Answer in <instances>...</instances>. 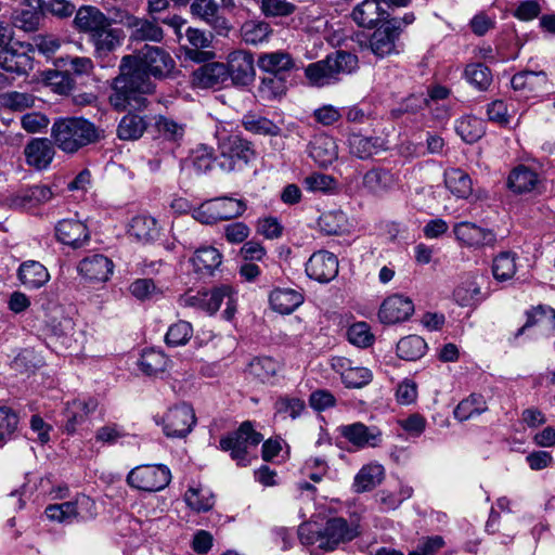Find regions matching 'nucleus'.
<instances>
[{
  "instance_id": "obj_17",
  "label": "nucleus",
  "mask_w": 555,
  "mask_h": 555,
  "mask_svg": "<svg viewBox=\"0 0 555 555\" xmlns=\"http://www.w3.org/2000/svg\"><path fill=\"white\" fill-rule=\"evenodd\" d=\"M454 234L459 241L470 247L493 246L496 241V236L491 230L470 222L457 223L454 227Z\"/></svg>"
},
{
  "instance_id": "obj_63",
  "label": "nucleus",
  "mask_w": 555,
  "mask_h": 555,
  "mask_svg": "<svg viewBox=\"0 0 555 555\" xmlns=\"http://www.w3.org/2000/svg\"><path fill=\"white\" fill-rule=\"evenodd\" d=\"M276 413L288 414L293 420L300 416L306 405L299 398L281 397L274 404Z\"/></svg>"
},
{
  "instance_id": "obj_8",
  "label": "nucleus",
  "mask_w": 555,
  "mask_h": 555,
  "mask_svg": "<svg viewBox=\"0 0 555 555\" xmlns=\"http://www.w3.org/2000/svg\"><path fill=\"white\" fill-rule=\"evenodd\" d=\"M156 423L163 426V433L168 438H185L196 424V416L193 408L183 402L168 409Z\"/></svg>"
},
{
  "instance_id": "obj_38",
  "label": "nucleus",
  "mask_w": 555,
  "mask_h": 555,
  "mask_svg": "<svg viewBox=\"0 0 555 555\" xmlns=\"http://www.w3.org/2000/svg\"><path fill=\"white\" fill-rule=\"evenodd\" d=\"M538 175L525 166L516 167L508 176L507 185L515 193L533 191L538 185Z\"/></svg>"
},
{
  "instance_id": "obj_52",
  "label": "nucleus",
  "mask_w": 555,
  "mask_h": 555,
  "mask_svg": "<svg viewBox=\"0 0 555 555\" xmlns=\"http://www.w3.org/2000/svg\"><path fill=\"white\" fill-rule=\"evenodd\" d=\"M242 122L247 131L255 134L278 135L280 132V128L266 117L245 115Z\"/></svg>"
},
{
  "instance_id": "obj_13",
  "label": "nucleus",
  "mask_w": 555,
  "mask_h": 555,
  "mask_svg": "<svg viewBox=\"0 0 555 555\" xmlns=\"http://www.w3.org/2000/svg\"><path fill=\"white\" fill-rule=\"evenodd\" d=\"M307 275L320 283H327L338 274L337 257L328 251L314 253L306 263Z\"/></svg>"
},
{
  "instance_id": "obj_60",
  "label": "nucleus",
  "mask_w": 555,
  "mask_h": 555,
  "mask_svg": "<svg viewBox=\"0 0 555 555\" xmlns=\"http://www.w3.org/2000/svg\"><path fill=\"white\" fill-rule=\"evenodd\" d=\"M18 425V416L9 408L0 406V446L11 439Z\"/></svg>"
},
{
  "instance_id": "obj_12",
  "label": "nucleus",
  "mask_w": 555,
  "mask_h": 555,
  "mask_svg": "<svg viewBox=\"0 0 555 555\" xmlns=\"http://www.w3.org/2000/svg\"><path fill=\"white\" fill-rule=\"evenodd\" d=\"M400 29L390 22L383 24L370 37L366 47L377 57H386L397 54V46Z\"/></svg>"
},
{
  "instance_id": "obj_58",
  "label": "nucleus",
  "mask_w": 555,
  "mask_h": 555,
  "mask_svg": "<svg viewBox=\"0 0 555 555\" xmlns=\"http://www.w3.org/2000/svg\"><path fill=\"white\" fill-rule=\"evenodd\" d=\"M347 337L352 345L361 348L369 347L374 341V336L365 322L352 324L347 331Z\"/></svg>"
},
{
  "instance_id": "obj_3",
  "label": "nucleus",
  "mask_w": 555,
  "mask_h": 555,
  "mask_svg": "<svg viewBox=\"0 0 555 555\" xmlns=\"http://www.w3.org/2000/svg\"><path fill=\"white\" fill-rule=\"evenodd\" d=\"M101 130L91 121L79 118L56 120L51 130L55 145L66 153H75L79 149L95 143L101 138Z\"/></svg>"
},
{
  "instance_id": "obj_47",
  "label": "nucleus",
  "mask_w": 555,
  "mask_h": 555,
  "mask_svg": "<svg viewBox=\"0 0 555 555\" xmlns=\"http://www.w3.org/2000/svg\"><path fill=\"white\" fill-rule=\"evenodd\" d=\"M457 134L466 143H475L485 134L483 121L474 116H465L456 124Z\"/></svg>"
},
{
  "instance_id": "obj_41",
  "label": "nucleus",
  "mask_w": 555,
  "mask_h": 555,
  "mask_svg": "<svg viewBox=\"0 0 555 555\" xmlns=\"http://www.w3.org/2000/svg\"><path fill=\"white\" fill-rule=\"evenodd\" d=\"M514 90L537 92L545 88L547 76L544 72L525 70L515 74L511 80Z\"/></svg>"
},
{
  "instance_id": "obj_20",
  "label": "nucleus",
  "mask_w": 555,
  "mask_h": 555,
  "mask_svg": "<svg viewBox=\"0 0 555 555\" xmlns=\"http://www.w3.org/2000/svg\"><path fill=\"white\" fill-rule=\"evenodd\" d=\"M111 18L107 17L98 8L92 5H82L76 11L73 21L74 28L79 33L89 35V38L98 31Z\"/></svg>"
},
{
  "instance_id": "obj_46",
  "label": "nucleus",
  "mask_w": 555,
  "mask_h": 555,
  "mask_svg": "<svg viewBox=\"0 0 555 555\" xmlns=\"http://www.w3.org/2000/svg\"><path fill=\"white\" fill-rule=\"evenodd\" d=\"M169 360L167 356L155 349L144 350L139 360L140 370L146 375H157L164 372L168 366Z\"/></svg>"
},
{
  "instance_id": "obj_61",
  "label": "nucleus",
  "mask_w": 555,
  "mask_h": 555,
  "mask_svg": "<svg viewBox=\"0 0 555 555\" xmlns=\"http://www.w3.org/2000/svg\"><path fill=\"white\" fill-rule=\"evenodd\" d=\"M41 15L34 9H25L16 12L13 16L14 26L25 31H34L38 29Z\"/></svg>"
},
{
  "instance_id": "obj_25",
  "label": "nucleus",
  "mask_w": 555,
  "mask_h": 555,
  "mask_svg": "<svg viewBox=\"0 0 555 555\" xmlns=\"http://www.w3.org/2000/svg\"><path fill=\"white\" fill-rule=\"evenodd\" d=\"M362 184L369 193L383 195L395 186L396 179L389 170L377 167L364 173Z\"/></svg>"
},
{
  "instance_id": "obj_21",
  "label": "nucleus",
  "mask_w": 555,
  "mask_h": 555,
  "mask_svg": "<svg viewBox=\"0 0 555 555\" xmlns=\"http://www.w3.org/2000/svg\"><path fill=\"white\" fill-rule=\"evenodd\" d=\"M310 157L321 167H327L338 157L335 140L324 133L318 134L309 144Z\"/></svg>"
},
{
  "instance_id": "obj_50",
  "label": "nucleus",
  "mask_w": 555,
  "mask_h": 555,
  "mask_svg": "<svg viewBox=\"0 0 555 555\" xmlns=\"http://www.w3.org/2000/svg\"><path fill=\"white\" fill-rule=\"evenodd\" d=\"M219 5L215 0H194L191 4V13L210 25H217L224 21L218 16Z\"/></svg>"
},
{
  "instance_id": "obj_45",
  "label": "nucleus",
  "mask_w": 555,
  "mask_h": 555,
  "mask_svg": "<svg viewBox=\"0 0 555 555\" xmlns=\"http://www.w3.org/2000/svg\"><path fill=\"white\" fill-rule=\"evenodd\" d=\"M427 345L425 340L417 335L403 337L397 344V354L406 361H415L426 352Z\"/></svg>"
},
{
  "instance_id": "obj_2",
  "label": "nucleus",
  "mask_w": 555,
  "mask_h": 555,
  "mask_svg": "<svg viewBox=\"0 0 555 555\" xmlns=\"http://www.w3.org/2000/svg\"><path fill=\"white\" fill-rule=\"evenodd\" d=\"M359 527L345 518L334 517L320 528L314 522H304L298 528V535L304 545L318 550L334 551L339 544L347 543L359 535Z\"/></svg>"
},
{
  "instance_id": "obj_18",
  "label": "nucleus",
  "mask_w": 555,
  "mask_h": 555,
  "mask_svg": "<svg viewBox=\"0 0 555 555\" xmlns=\"http://www.w3.org/2000/svg\"><path fill=\"white\" fill-rule=\"evenodd\" d=\"M24 155L28 166L41 170L51 164L54 157V149L49 139L36 138L25 145Z\"/></svg>"
},
{
  "instance_id": "obj_29",
  "label": "nucleus",
  "mask_w": 555,
  "mask_h": 555,
  "mask_svg": "<svg viewBox=\"0 0 555 555\" xmlns=\"http://www.w3.org/2000/svg\"><path fill=\"white\" fill-rule=\"evenodd\" d=\"M191 262L196 273L212 275L215 270L221 264L222 256L217 248L204 246L195 250Z\"/></svg>"
},
{
  "instance_id": "obj_36",
  "label": "nucleus",
  "mask_w": 555,
  "mask_h": 555,
  "mask_svg": "<svg viewBox=\"0 0 555 555\" xmlns=\"http://www.w3.org/2000/svg\"><path fill=\"white\" fill-rule=\"evenodd\" d=\"M147 126L146 116L128 113L118 124L117 135L120 140H138L146 131Z\"/></svg>"
},
{
  "instance_id": "obj_26",
  "label": "nucleus",
  "mask_w": 555,
  "mask_h": 555,
  "mask_svg": "<svg viewBox=\"0 0 555 555\" xmlns=\"http://www.w3.org/2000/svg\"><path fill=\"white\" fill-rule=\"evenodd\" d=\"M128 25L132 28L131 38L133 40L160 42L164 39V31L156 23V17L151 21L130 16Z\"/></svg>"
},
{
  "instance_id": "obj_53",
  "label": "nucleus",
  "mask_w": 555,
  "mask_h": 555,
  "mask_svg": "<svg viewBox=\"0 0 555 555\" xmlns=\"http://www.w3.org/2000/svg\"><path fill=\"white\" fill-rule=\"evenodd\" d=\"M286 91L285 80L282 76H269L261 80L258 88L260 98L263 101H271L282 96Z\"/></svg>"
},
{
  "instance_id": "obj_10",
  "label": "nucleus",
  "mask_w": 555,
  "mask_h": 555,
  "mask_svg": "<svg viewBox=\"0 0 555 555\" xmlns=\"http://www.w3.org/2000/svg\"><path fill=\"white\" fill-rule=\"evenodd\" d=\"M263 437L257 433L250 422H244L233 434L220 440V448L223 451H230L231 457L238 463L246 459L247 448L256 447L262 441Z\"/></svg>"
},
{
  "instance_id": "obj_43",
  "label": "nucleus",
  "mask_w": 555,
  "mask_h": 555,
  "mask_svg": "<svg viewBox=\"0 0 555 555\" xmlns=\"http://www.w3.org/2000/svg\"><path fill=\"white\" fill-rule=\"evenodd\" d=\"M154 127L157 133L164 140L169 142H180L185 133L184 124L178 122L177 120L164 115H157L154 117Z\"/></svg>"
},
{
  "instance_id": "obj_23",
  "label": "nucleus",
  "mask_w": 555,
  "mask_h": 555,
  "mask_svg": "<svg viewBox=\"0 0 555 555\" xmlns=\"http://www.w3.org/2000/svg\"><path fill=\"white\" fill-rule=\"evenodd\" d=\"M341 435L352 444L364 448L377 446L380 431L375 427H367L362 423L344 426Z\"/></svg>"
},
{
  "instance_id": "obj_6",
  "label": "nucleus",
  "mask_w": 555,
  "mask_h": 555,
  "mask_svg": "<svg viewBox=\"0 0 555 555\" xmlns=\"http://www.w3.org/2000/svg\"><path fill=\"white\" fill-rule=\"evenodd\" d=\"M171 481L170 469L165 465H139L132 468L127 482L131 488L145 492H157Z\"/></svg>"
},
{
  "instance_id": "obj_24",
  "label": "nucleus",
  "mask_w": 555,
  "mask_h": 555,
  "mask_svg": "<svg viewBox=\"0 0 555 555\" xmlns=\"http://www.w3.org/2000/svg\"><path fill=\"white\" fill-rule=\"evenodd\" d=\"M229 79L225 64L212 62L201 66L194 72V81L202 88H214Z\"/></svg>"
},
{
  "instance_id": "obj_35",
  "label": "nucleus",
  "mask_w": 555,
  "mask_h": 555,
  "mask_svg": "<svg viewBox=\"0 0 555 555\" xmlns=\"http://www.w3.org/2000/svg\"><path fill=\"white\" fill-rule=\"evenodd\" d=\"M386 12L376 0H364L358 4L352 12L354 22L362 27H373L377 22L385 18Z\"/></svg>"
},
{
  "instance_id": "obj_49",
  "label": "nucleus",
  "mask_w": 555,
  "mask_h": 555,
  "mask_svg": "<svg viewBox=\"0 0 555 555\" xmlns=\"http://www.w3.org/2000/svg\"><path fill=\"white\" fill-rule=\"evenodd\" d=\"M340 377L347 388H362L372 382L373 374L363 366H348L340 372Z\"/></svg>"
},
{
  "instance_id": "obj_37",
  "label": "nucleus",
  "mask_w": 555,
  "mask_h": 555,
  "mask_svg": "<svg viewBox=\"0 0 555 555\" xmlns=\"http://www.w3.org/2000/svg\"><path fill=\"white\" fill-rule=\"evenodd\" d=\"M448 190L459 198H467L473 192L470 177L460 168H451L444 172Z\"/></svg>"
},
{
  "instance_id": "obj_32",
  "label": "nucleus",
  "mask_w": 555,
  "mask_h": 555,
  "mask_svg": "<svg viewBox=\"0 0 555 555\" xmlns=\"http://www.w3.org/2000/svg\"><path fill=\"white\" fill-rule=\"evenodd\" d=\"M18 279L27 288H39L49 281L50 274L43 264L30 260L21 264Z\"/></svg>"
},
{
  "instance_id": "obj_14",
  "label": "nucleus",
  "mask_w": 555,
  "mask_h": 555,
  "mask_svg": "<svg viewBox=\"0 0 555 555\" xmlns=\"http://www.w3.org/2000/svg\"><path fill=\"white\" fill-rule=\"evenodd\" d=\"M414 312L412 300L402 295H392L385 299L379 308L382 323L395 324L408 320Z\"/></svg>"
},
{
  "instance_id": "obj_42",
  "label": "nucleus",
  "mask_w": 555,
  "mask_h": 555,
  "mask_svg": "<svg viewBox=\"0 0 555 555\" xmlns=\"http://www.w3.org/2000/svg\"><path fill=\"white\" fill-rule=\"evenodd\" d=\"M128 232L139 242L147 243L158 235L157 222L149 216H137L132 218Z\"/></svg>"
},
{
  "instance_id": "obj_40",
  "label": "nucleus",
  "mask_w": 555,
  "mask_h": 555,
  "mask_svg": "<svg viewBox=\"0 0 555 555\" xmlns=\"http://www.w3.org/2000/svg\"><path fill=\"white\" fill-rule=\"evenodd\" d=\"M280 371V362L271 357H258L248 364L249 374L261 383H270Z\"/></svg>"
},
{
  "instance_id": "obj_30",
  "label": "nucleus",
  "mask_w": 555,
  "mask_h": 555,
  "mask_svg": "<svg viewBox=\"0 0 555 555\" xmlns=\"http://www.w3.org/2000/svg\"><path fill=\"white\" fill-rule=\"evenodd\" d=\"M271 308L282 314L292 313L304 301L302 295L291 288H278L271 292Z\"/></svg>"
},
{
  "instance_id": "obj_39",
  "label": "nucleus",
  "mask_w": 555,
  "mask_h": 555,
  "mask_svg": "<svg viewBox=\"0 0 555 555\" xmlns=\"http://www.w3.org/2000/svg\"><path fill=\"white\" fill-rule=\"evenodd\" d=\"M488 410L487 402L481 395L473 393L466 399H463L454 409V417L460 422H465Z\"/></svg>"
},
{
  "instance_id": "obj_55",
  "label": "nucleus",
  "mask_w": 555,
  "mask_h": 555,
  "mask_svg": "<svg viewBox=\"0 0 555 555\" xmlns=\"http://www.w3.org/2000/svg\"><path fill=\"white\" fill-rule=\"evenodd\" d=\"M192 334L193 328L191 323L179 321L168 328L165 340L169 346H182L191 339Z\"/></svg>"
},
{
  "instance_id": "obj_11",
  "label": "nucleus",
  "mask_w": 555,
  "mask_h": 555,
  "mask_svg": "<svg viewBox=\"0 0 555 555\" xmlns=\"http://www.w3.org/2000/svg\"><path fill=\"white\" fill-rule=\"evenodd\" d=\"M124 39V30L114 27L112 20L89 38L94 49V56L101 60L106 59L111 53L115 52L122 44Z\"/></svg>"
},
{
  "instance_id": "obj_62",
  "label": "nucleus",
  "mask_w": 555,
  "mask_h": 555,
  "mask_svg": "<svg viewBox=\"0 0 555 555\" xmlns=\"http://www.w3.org/2000/svg\"><path fill=\"white\" fill-rule=\"evenodd\" d=\"M184 499L186 504L196 512H207L214 506V496L205 495L198 489L190 488Z\"/></svg>"
},
{
  "instance_id": "obj_64",
  "label": "nucleus",
  "mask_w": 555,
  "mask_h": 555,
  "mask_svg": "<svg viewBox=\"0 0 555 555\" xmlns=\"http://www.w3.org/2000/svg\"><path fill=\"white\" fill-rule=\"evenodd\" d=\"M304 184L311 192H327L335 188L336 181L327 175L312 173L305 178Z\"/></svg>"
},
{
  "instance_id": "obj_4",
  "label": "nucleus",
  "mask_w": 555,
  "mask_h": 555,
  "mask_svg": "<svg viewBox=\"0 0 555 555\" xmlns=\"http://www.w3.org/2000/svg\"><path fill=\"white\" fill-rule=\"evenodd\" d=\"M358 67L357 55L347 51H336L325 60L312 63L306 68V76L315 86L331 82L339 74H350Z\"/></svg>"
},
{
  "instance_id": "obj_9",
  "label": "nucleus",
  "mask_w": 555,
  "mask_h": 555,
  "mask_svg": "<svg viewBox=\"0 0 555 555\" xmlns=\"http://www.w3.org/2000/svg\"><path fill=\"white\" fill-rule=\"evenodd\" d=\"M221 169L235 170L246 165L254 157V150L248 141L238 135H229L219 143Z\"/></svg>"
},
{
  "instance_id": "obj_5",
  "label": "nucleus",
  "mask_w": 555,
  "mask_h": 555,
  "mask_svg": "<svg viewBox=\"0 0 555 555\" xmlns=\"http://www.w3.org/2000/svg\"><path fill=\"white\" fill-rule=\"evenodd\" d=\"M246 209L243 201L232 197L214 198L203 203L193 211V218L204 224L237 218Z\"/></svg>"
},
{
  "instance_id": "obj_54",
  "label": "nucleus",
  "mask_w": 555,
  "mask_h": 555,
  "mask_svg": "<svg viewBox=\"0 0 555 555\" xmlns=\"http://www.w3.org/2000/svg\"><path fill=\"white\" fill-rule=\"evenodd\" d=\"M465 76L468 82L479 90H487L492 82L490 69L480 63L467 65Z\"/></svg>"
},
{
  "instance_id": "obj_15",
  "label": "nucleus",
  "mask_w": 555,
  "mask_h": 555,
  "mask_svg": "<svg viewBox=\"0 0 555 555\" xmlns=\"http://www.w3.org/2000/svg\"><path fill=\"white\" fill-rule=\"evenodd\" d=\"M225 65L229 77L235 85L246 86L255 76L254 59L245 51L238 50L230 53Z\"/></svg>"
},
{
  "instance_id": "obj_16",
  "label": "nucleus",
  "mask_w": 555,
  "mask_h": 555,
  "mask_svg": "<svg viewBox=\"0 0 555 555\" xmlns=\"http://www.w3.org/2000/svg\"><path fill=\"white\" fill-rule=\"evenodd\" d=\"M114 263L104 255L94 254L78 264L79 273L90 282H106L113 273Z\"/></svg>"
},
{
  "instance_id": "obj_19",
  "label": "nucleus",
  "mask_w": 555,
  "mask_h": 555,
  "mask_svg": "<svg viewBox=\"0 0 555 555\" xmlns=\"http://www.w3.org/2000/svg\"><path fill=\"white\" fill-rule=\"evenodd\" d=\"M56 238L73 248H79L89 241L86 224L75 219H64L55 227Z\"/></svg>"
},
{
  "instance_id": "obj_57",
  "label": "nucleus",
  "mask_w": 555,
  "mask_h": 555,
  "mask_svg": "<svg viewBox=\"0 0 555 555\" xmlns=\"http://www.w3.org/2000/svg\"><path fill=\"white\" fill-rule=\"evenodd\" d=\"M260 10L267 17H285L296 11V5L286 0H262Z\"/></svg>"
},
{
  "instance_id": "obj_33",
  "label": "nucleus",
  "mask_w": 555,
  "mask_h": 555,
  "mask_svg": "<svg viewBox=\"0 0 555 555\" xmlns=\"http://www.w3.org/2000/svg\"><path fill=\"white\" fill-rule=\"evenodd\" d=\"M384 467L379 464L364 465L354 477L353 491L363 493L371 491L384 479Z\"/></svg>"
},
{
  "instance_id": "obj_1",
  "label": "nucleus",
  "mask_w": 555,
  "mask_h": 555,
  "mask_svg": "<svg viewBox=\"0 0 555 555\" xmlns=\"http://www.w3.org/2000/svg\"><path fill=\"white\" fill-rule=\"evenodd\" d=\"M175 65L169 52L157 46L145 44L135 53L122 56L109 95L111 105L119 112L145 108L149 104L146 95L155 88L150 76L165 78Z\"/></svg>"
},
{
  "instance_id": "obj_22",
  "label": "nucleus",
  "mask_w": 555,
  "mask_h": 555,
  "mask_svg": "<svg viewBox=\"0 0 555 555\" xmlns=\"http://www.w3.org/2000/svg\"><path fill=\"white\" fill-rule=\"evenodd\" d=\"M0 67L7 73L26 76L34 69V61L25 52L7 48L0 51Z\"/></svg>"
},
{
  "instance_id": "obj_59",
  "label": "nucleus",
  "mask_w": 555,
  "mask_h": 555,
  "mask_svg": "<svg viewBox=\"0 0 555 555\" xmlns=\"http://www.w3.org/2000/svg\"><path fill=\"white\" fill-rule=\"evenodd\" d=\"M205 301L204 311L214 314L220 308L222 301L232 294V288L229 285H221L212 288L211 291H204Z\"/></svg>"
},
{
  "instance_id": "obj_28",
  "label": "nucleus",
  "mask_w": 555,
  "mask_h": 555,
  "mask_svg": "<svg viewBox=\"0 0 555 555\" xmlns=\"http://www.w3.org/2000/svg\"><path fill=\"white\" fill-rule=\"evenodd\" d=\"M350 153L360 159H369L386 150L385 142L379 138H367L353 133L348 139Z\"/></svg>"
},
{
  "instance_id": "obj_7",
  "label": "nucleus",
  "mask_w": 555,
  "mask_h": 555,
  "mask_svg": "<svg viewBox=\"0 0 555 555\" xmlns=\"http://www.w3.org/2000/svg\"><path fill=\"white\" fill-rule=\"evenodd\" d=\"M50 520L72 522L74 519L87 520L95 516L94 501L85 494H78L75 500L61 504H51L44 511Z\"/></svg>"
},
{
  "instance_id": "obj_44",
  "label": "nucleus",
  "mask_w": 555,
  "mask_h": 555,
  "mask_svg": "<svg viewBox=\"0 0 555 555\" xmlns=\"http://www.w3.org/2000/svg\"><path fill=\"white\" fill-rule=\"evenodd\" d=\"M272 34V28L264 21H247L241 27L242 39L247 44H258L267 41Z\"/></svg>"
},
{
  "instance_id": "obj_56",
  "label": "nucleus",
  "mask_w": 555,
  "mask_h": 555,
  "mask_svg": "<svg viewBox=\"0 0 555 555\" xmlns=\"http://www.w3.org/2000/svg\"><path fill=\"white\" fill-rule=\"evenodd\" d=\"M480 295V287L474 281H466L459 285L453 293L455 301L462 307L475 305Z\"/></svg>"
},
{
  "instance_id": "obj_31",
  "label": "nucleus",
  "mask_w": 555,
  "mask_h": 555,
  "mask_svg": "<svg viewBox=\"0 0 555 555\" xmlns=\"http://www.w3.org/2000/svg\"><path fill=\"white\" fill-rule=\"evenodd\" d=\"M257 64L261 70L274 76H280L295 66L291 54L283 51L263 53L259 55Z\"/></svg>"
},
{
  "instance_id": "obj_51",
  "label": "nucleus",
  "mask_w": 555,
  "mask_h": 555,
  "mask_svg": "<svg viewBox=\"0 0 555 555\" xmlns=\"http://www.w3.org/2000/svg\"><path fill=\"white\" fill-rule=\"evenodd\" d=\"M52 336L60 340L61 345L65 348L72 347L73 337L75 334L74 322L69 318L62 317L60 320L53 318L49 322Z\"/></svg>"
},
{
  "instance_id": "obj_48",
  "label": "nucleus",
  "mask_w": 555,
  "mask_h": 555,
  "mask_svg": "<svg viewBox=\"0 0 555 555\" xmlns=\"http://www.w3.org/2000/svg\"><path fill=\"white\" fill-rule=\"evenodd\" d=\"M492 273L495 280L504 282L511 280L516 273V256L511 251H502L492 263Z\"/></svg>"
},
{
  "instance_id": "obj_34",
  "label": "nucleus",
  "mask_w": 555,
  "mask_h": 555,
  "mask_svg": "<svg viewBox=\"0 0 555 555\" xmlns=\"http://www.w3.org/2000/svg\"><path fill=\"white\" fill-rule=\"evenodd\" d=\"M53 192L47 185H34L20 192L12 198V206L20 208H31L49 202Z\"/></svg>"
},
{
  "instance_id": "obj_27",
  "label": "nucleus",
  "mask_w": 555,
  "mask_h": 555,
  "mask_svg": "<svg viewBox=\"0 0 555 555\" xmlns=\"http://www.w3.org/2000/svg\"><path fill=\"white\" fill-rule=\"evenodd\" d=\"M185 37L191 46L190 48L185 47V54L189 59L201 63L211 57L210 52L202 51V49H206L210 46L212 38L210 34L190 27L186 30Z\"/></svg>"
}]
</instances>
